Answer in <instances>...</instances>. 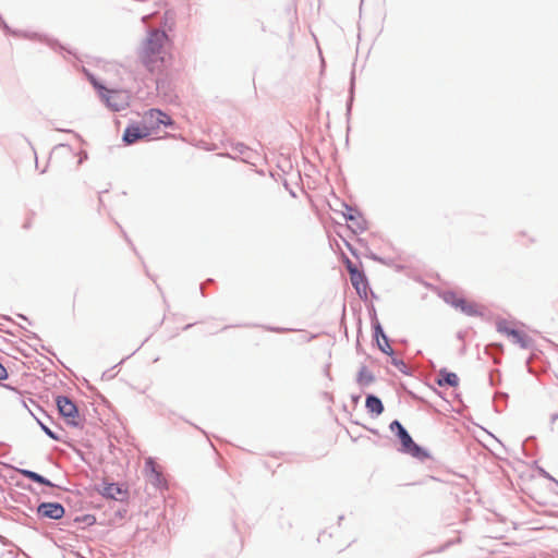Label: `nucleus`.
I'll list each match as a JSON object with an SVG mask.
<instances>
[{
  "label": "nucleus",
  "instance_id": "f257e3e1",
  "mask_svg": "<svg viewBox=\"0 0 558 558\" xmlns=\"http://www.w3.org/2000/svg\"><path fill=\"white\" fill-rule=\"evenodd\" d=\"M166 40L165 32L153 31L142 46L141 60L150 72H159L165 66L166 51L163 45Z\"/></svg>",
  "mask_w": 558,
  "mask_h": 558
},
{
  "label": "nucleus",
  "instance_id": "9b49d317",
  "mask_svg": "<svg viewBox=\"0 0 558 558\" xmlns=\"http://www.w3.org/2000/svg\"><path fill=\"white\" fill-rule=\"evenodd\" d=\"M437 384L442 386L457 387L459 385V377L457 374L448 372L447 369H440L438 373Z\"/></svg>",
  "mask_w": 558,
  "mask_h": 558
},
{
  "label": "nucleus",
  "instance_id": "412c9836",
  "mask_svg": "<svg viewBox=\"0 0 558 558\" xmlns=\"http://www.w3.org/2000/svg\"><path fill=\"white\" fill-rule=\"evenodd\" d=\"M8 377L7 369L4 366L0 363V380H3Z\"/></svg>",
  "mask_w": 558,
  "mask_h": 558
},
{
  "label": "nucleus",
  "instance_id": "39448f33",
  "mask_svg": "<svg viewBox=\"0 0 558 558\" xmlns=\"http://www.w3.org/2000/svg\"><path fill=\"white\" fill-rule=\"evenodd\" d=\"M56 402L59 413L68 421V423L77 425L78 410L75 403L64 396L57 397Z\"/></svg>",
  "mask_w": 558,
  "mask_h": 558
},
{
  "label": "nucleus",
  "instance_id": "1a4fd4ad",
  "mask_svg": "<svg viewBox=\"0 0 558 558\" xmlns=\"http://www.w3.org/2000/svg\"><path fill=\"white\" fill-rule=\"evenodd\" d=\"M102 495L114 500H124L128 498V489L120 484H106L102 488Z\"/></svg>",
  "mask_w": 558,
  "mask_h": 558
},
{
  "label": "nucleus",
  "instance_id": "4be33fe9",
  "mask_svg": "<svg viewBox=\"0 0 558 558\" xmlns=\"http://www.w3.org/2000/svg\"><path fill=\"white\" fill-rule=\"evenodd\" d=\"M383 335H385V333H384L381 327L379 325H377L376 328H375V336H376V338L378 337V338L383 339Z\"/></svg>",
  "mask_w": 558,
  "mask_h": 558
},
{
  "label": "nucleus",
  "instance_id": "6e6552de",
  "mask_svg": "<svg viewBox=\"0 0 558 558\" xmlns=\"http://www.w3.org/2000/svg\"><path fill=\"white\" fill-rule=\"evenodd\" d=\"M148 132L144 126H140L137 124L129 125L123 134V141L128 144H134L138 140L148 137Z\"/></svg>",
  "mask_w": 558,
  "mask_h": 558
},
{
  "label": "nucleus",
  "instance_id": "dca6fc26",
  "mask_svg": "<svg viewBox=\"0 0 558 558\" xmlns=\"http://www.w3.org/2000/svg\"><path fill=\"white\" fill-rule=\"evenodd\" d=\"M344 264H345L347 270L349 271V275H352L353 271L359 270L357 266L354 263H352L348 257L344 258Z\"/></svg>",
  "mask_w": 558,
  "mask_h": 558
},
{
  "label": "nucleus",
  "instance_id": "ddd939ff",
  "mask_svg": "<svg viewBox=\"0 0 558 558\" xmlns=\"http://www.w3.org/2000/svg\"><path fill=\"white\" fill-rule=\"evenodd\" d=\"M373 380L374 377L372 373L366 367L361 368L357 375V383L361 386H368L371 383H373Z\"/></svg>",
  "mask_w": 558,
  "mask_h": 558
},
{
  "label": "nucleus",
  "instance_id": "6ab92c4d",
  "mask_svg": "<svg viewBox=\"0 0 558 558\" xmlns=\"http://www.w3.org/2000/svg\"><path fill=\"white\" fill-rule=\"evenodd\" d=\"M117 96H118V94L116 92H111L110 95L107 98V101H108L109 106L113 107L114 110H119V107L116 104H111L110 100L112 98H116Z\"/></svg>",
  "mask_w": 558,
  "mask_h": 558
},
{
  "label": "nucleus",
  "instance_id": "7ed1b4c3",
  "mask_svg": "<svg viewBox=\"0 0 558 558\" xmlns=\"http://www.w3.org/2000/svg\"><path fill=\"white\" fill-rule=\"evenodd\" d=\"M172 124V119L159 109H149L143 114V126L147 130L149 136L161 125L169 126Z\"/></svg>",
  "mask_w": 558,
  "mask_h": 558
},
{
  "label": "nucleus",
  "instance_id": "a211bd4d",
  "mask_svg": "<svg viewBox=\"0 0 558 558\" xmlns=\"http://www.w3.org/2000/svg\"><path fill=\"white\" fill-rule=\"evenodd\" d=\"M34 482L43 484V485L51 486V483L39 474L36 475V478Z\"/></svg>",
  "mask_w": 558,
  "mask_h": 558
},
{
  "label": "nucleus",
  "instance_id": "4468645a",
  "mask_svg": "<svg viewBox=\"0 0 558 558\" xmlns=\"http://www.w3.org/2000/svg\"><path fill=\"white\" fill-rule=\"evenodd\" d=\"M377 344L381 352L389 354V355L392 354V352H393L392 348L389 344L388 339L385 335H383V339L377 337Z\"/></svg>",
  "mask_w": 558,
  "mask_h": 558
},
{
  "label": "nucleus",
  "instance_id": "f03ea898",
  "mask_svg": "<svg viewBox=\"0 0 558 558\" xmlns=\"http://www.w3.org/2000/svg\"><path fill=\"white\" fill-rule=\"evenodd\" d=\"M442 298L447 304L451 305L456 310H459L468 316H476L481 314L480 306L475 302L465 299L457 292H445Z\"/></svg>",
  "mask_w": 558,
  "mask_h": 558
},
{
  "label": "nucleus",
  "instance_id": "f3484780",
  "mask_svg": "<svg viewBox=\"0 0 558 558\" xmlns=\"http://www.w3.org/2000/svg\"><path fill=\"white\" fill-rule=\"evenodd\" d=\"M21 473H22L25 477H27L28 480H32V481H35L36 475L38 474V473H36V472L28 471V470H22V471H21Z\"/></svg>",
  "mask_w": 558,
  "mask_h": 558
},
{
  "label": "nucleus",
  "instance_id": "9d476101",
  "mask_svg": "<svg viewBox=\"0 0 558 558\" xmlns=\"http://www.w3.org/2000/svg\"><path fill=\"white\" fill-rule=\"evenodd\" d=\"M350 281L360 296H367L368 284L363 271H361L360 269L357 271H353V274L350 275Z\"/></svg>",
  "mask_w": 558,
  "mask_h": 558
},
{
  "label": "nucleus",
  "instance_id": "423d86ee",
  "mask_svg": "<svg viewBox=\"0 0 558 558\" xmlns=\"http://www.w3.org/2000/svg\"><path fill=\"white\" fill-rule=\"evenodd\" d=\"M497 329L521 348H527L531 344V339L525 332L511 328L506 323L498 324Z\"/></svg>",
  "mask_w": 558,
  "mask_h": 558
},
{
  "label": "nucleus",
  "instance_id": "20e7f679",
  "mask_svg": "<svg viewBox=\"0 0 558 558\" xmlns=\"http://www.w3.org/2000/svg\"><path fill=\"white\" fill-rule=\"evenodd\" d=\"M390 429L397 433L398 438L401 441L403 451L412 454L413 457H418L421 453V448L412 440L409 433L404 429L399 421H393L390 424Z\"/></svg>",
  "mask_w": 558,
  "mask_h": 558
},
{
  "label": "nucleus",
  "instance_id": "2eb2a0df",
  "mask_svg": "<svg viewBox=\"0 0 558 558\" xmlns=\"http://www.w3.org/2000/svg\"><path fill=\"white\" fill-rule=\"evenodd\" d=\"M146 469L150 471L151 476L155 477V483L160 484V473L156 470V464L151 459L146 461Z\"/></svg>",
  "mask_w": 558,
  "mask_h": 558
},
{
  "label": "nucleus",
  "instance_id": "f8f14e48",
  "mask_svg": "<svg viewBox=\"0 0 558 558\" xmlns=\"http://www.w3.org/2000/svg\"><path fill=\"white\" fill-rule=\"evenodd\" d=\"M365 407L369 413L375 415H380L384 412L383 402L375 396H368L366 398Z\"/></svg>",
  "mask_w": 558,
  "mask_h": 558
},
{
  "label": "nucleus",
  "instance_id": "0eeeda50",
  "mask_svg": "<svg viewBox=\"0 0 558 558\" xmlns=\"http://www.w3.org/2000/svg\"><path fill=\"white\" fill-rule=\"evenodd\" d=\"M37 512L43 518L58 520L63 517L64 508L58 502H45L38 507Z\"/></svg>",
  "mask_w": 558,
  "mask_h": 558
},
{
  "label": "nucleus",
  "instance_id": "aec40b11",
  "mask_svg": "<svg viewBox=\"0 0 558 558\" xmlns=\"http://www.w3.org/2000/svg\"><path fill=\"white\" fill-rule=\"evenodd\" d=\"M41 425V428L44 429V432L49 436L51 437L52 439H58V437L53 434V432L48 428L46 425L44 424H40Z\"/></svg>",
  "mask_w": 558,
  "mask_h": 558
}]
</instances>
